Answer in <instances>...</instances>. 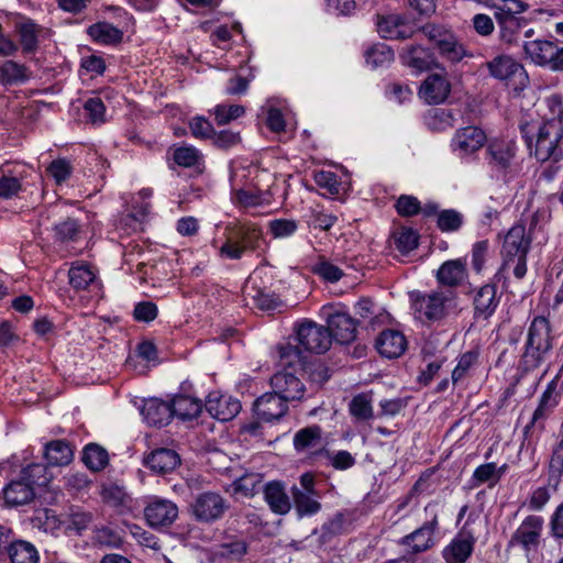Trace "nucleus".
Returning a JSON list of instances; mask_svg holds the SVG:
<instances>
[{
	"label": "nucleus",
	"instance_id": "1",
	"mask_svg": "<svg viewBox=\"0 0 563 563\" xmlns=\"http://www.w3.org/2000/svg\"><path fill=\"white\" fill-rule=\"evenodd\" d=\"M520 130L530 154H533L538 161L547 162L550 158L558 161L563 155V121L561 114L539 124L536 132L533 126L528 123L521 125Z\"/></svg>",
	"mask_w": 563,
	"mask_h": 563
},
{
	"label": "nucleus",
	"instance_id": "2",
	"mask_svg": "<svg viewBox=\"0 0 563 563\" xmlns=\"http://www.w3.org/2000/svg\"><path fill=\"white\" fill-rule=\"evenodd\" d=\"M554 335L552 327L543 316L534 317L527 330V338L519 358L518 371L527 374L537 369L550 356L553 350Z\"/></svg>",
	"mask_w": 563,
	"mask_h": 563
},
{
	"label": "nucleus",
	"instance_id": "3",
	"mask_svg": "<svg viewBox=\"0 0 563 563\" xmlns=\"http://www.w3.org/2000/svg\"><path fill=\"white\" fill-rule=\"evenodd\" d=\"M530 239L526 236V228L521 224L514 225L507 232L503 249V264L494 275L496 282L506 279L505 272L515 263L514 276L522 279L527 274V255L530 250Z\"/></svg>",
	"mask_w": 563,
	"mask_h": 563
},
{
	"label": "nucleus",
	"instance_id": "4",
	"mask_svg": "<svg viewBox=\"0 0 563 563\" xmlns=\"http://www.w3.org/2000/svg\"><path fill=\"white\" fill-rule=\"evenodd\" d=\"M412 309L422 322L443 320L455 306L456 292L453 289H435L430 292H410Z\"/></svg>",
	"mask_w": 563,
	"mask_h": 563
},
{
	"label": "nucleus",
	"instance_id": "5",
	"mask_svg": "<svg viewBox=\"0 0 563 563\" xmlns=\"http://www.w3.org/2000/svg\"><path fill=\"white\" fill-rule=\"evenodd\" d=\"M263 231L254 223H244L234 229L219 250L221 257L240 260L246 252L260 249Z\"/></svg>",
	"mask_w": 563,
	"mask_h": 563
},
{
	"label": "nucleus",
	"instance_id": "6",
	"mask_svg": "<svg viewBox=\"0 0 563 563\" xmlns=\"http://www.w3.org/2000/svg\"><path fill=\"white\" fill-rule=\"evenodd\" d=\"M290 493L291 504L299 518L310 517L320 511L321 504L319 499L321 494L316 488V477L312 473L306 472L301 474L299 485H294Z\"/></svg>",
	"mask_w": 563,
	"mask_h": 563
},
{
	"label": "nucleus",
	"instance_id": "7",
	"mask_svg": "<svg viewBox=\"0 0 563 563\" xmlns=\"http://www.w3.org/2000/svg\"><path fill=\"white\" fill-rule=\"evenodd\" d=\"M517 144L512 140L495 139L487 143L485 161L492 170L499 174L505 180L514 172L517 155Z\"/></svg>",
	"mask_w": 563,
	"mask_h": 563
},
{
	"label": "nucleus",
	"instance_id": "8",
	"mask_svg": "<svg viewBox=\"0 0 563 563\" xmlns=\"http://www.w3.org/2000/svg\"><path fill=\"white\" fill-rule=\"evenodd\" d=\"M280 363L284 367L302 368L311 383L323 385L330 378L329 368L321 362L305 363L302 353L299 346L291 345L290 343L282 344L278 347Z\"/></svg>",
	"mask_w": 563,
	"mask_h": 563
},
{
	"label": "nucleus",
	"instance_id": "9",
	"mask_svg": "<svg viewBox=\"0 0 563 563\" xmlns=\"http://www.w3.org/2000/svg\"><path fill=\"white\" fill-rule=\"evenodd\" d=\"M435 508V504H428L424 511L430 514V519L400 539L399 544L408 547L412 554L426 552L434 545V533L439 530V517Z\"/></svg>",
	"mask_w": 563,
	"mask_h": 563
},
{
	"label": "nucleus",
	"instance_id": "10",
	"mask_svg": "<svg viewBox=\"0 0 563 563\" xmlns=\"http://www.w3.org/2000/svg\"><path fill=\"white\" fill-rule=\"evenodd\" d=\"M296 339L303 350L316 354L325 353L332 344L329 329L307 319L296 327Z\"/></svg>",
	"mask_w": 563,
	"mask_h": 563
},
{
	"label": "nucleus",
	"instance_id": "11",
	"mask_svg": "<svg viewBox=\"0 0 563 563\" xmlns=\"http://www.w3.org/2000/svg\"><path fill=\"white\" fill-rule=\"evenodd\" d=\"M544 519L541 516L529 515L512 533L507 548L520 547L528 555L536 552L541 543Z\"/></svg>",
	"mask_w": 563,
	"mask_h": 563
},
{
	"label": "nucleus",
	"instance_id": "12",
	"mask_svg": "<svg viewBox=\"0 0 563 563\" xmlns=\"http://www.w3.org/2000/svg\"><path fill=\"white\" fill-rule=\"evenodd\" d=\"M498 283L493 278L492 282L471 290L475 320L486 321L496 312L501 299V294L497 291Z\"/></svg>",
	"mask_w": 563,
	"mask_h": 563
},
{
	"label": "nucleus",
	"instance_id": "13",
	"mask_svg": "<svg viewBox=\"0 0 563 563\" xmlns=\"http://www.w3.org/2000/svg\"><path fill=\"white\" fill-rule=\"evenodd\" d=\"M178 512V506L174 501L152 496L144 508V518L150 527L163 530L176 521Z\"/></svg>",
	"mask_w": 563,
	"mask_h": 563
},
{
	"label": "nucleus",
	"instance_id": "14",
	"mask_svg": "<svg viewBox=\"0 0 563 563\" xmlns=\"http://www.w3.org/2000/svg\"><path fill=\"white\" fill-rule=\"evenodd\" d=\"M327 328L331 333V342L335 340L340 344H349L356 338V320L341 308H329L323 311Z\"/></svg>",
	"mask_w": 563,
	"mask_h": 563
},
{
	"label": "nucleus",
	"instance_id": "15",
	"mask_svg": "<svg viewBox=\"0 0 563 563\" xmlns=\"http://www.w3.org/2000/svg\"><path fill=\"white\" fill-rule=\"evenodd\" d=\"M475 543L476 538L471 528V517H468L461 530L443 549V559L446 563H465L472 555Z\"/></svg>",
	"mask_w": 563,
	"mask_h": 563
},
{
	"label": "nucleus",
	"instance_id": "16",
	"mask_svg": "<svg viewBox=\"0 0 563 563\" xmlns=\"http://www.w3.org/2000/svg\"><path fill=\"white\" fill-rule=\"evenodd\" d=\"M228 505L218 493L206 492L199 494L191 504L194 517L200 522H214L222 518Z\"/></svg>",
	"mask_w": 563,
	"mask_h": 563
},
{
	"label": "nucleus",
	"instance_id": "17",
	"mask_svg": "<svg viewBox=\"0 0 563 563\" xmlns=\"http://www.w3.org/2000/svg\"><path fill=\"white\" fill-rule=\"evenodd\" d=\"M205 408L212 418L224 422L235 418L242 406L240 400L231 395L211 391L207 397Z\"/></svg>",
	"mask_w": 563,
	"mask_h": 563
},
{
	"label": "nucleus",
	"instance_id": "18",
	"mask_svg": "<svg viewBox=\"0 0 563 563\" xmlns=\"http://www.w3.org/2000/svg\"><path fill=\"white\" fill-rule=\"evenodd\" d=\"M253 411L265 422L278 421L288 411V402L279 394L265 393L254 401Z\"/></svg>",
	"mask_w": 563,
	"mask_h": 563
},
{
	"label": "nucleus",
	"instance_id": "19",
	"mask_svg": "<svg viewBox=\"0 0 563 563\" xmlns=\"http://www.w3.org/2000/svg\"><path fill=\"white\" fill-rule=\"evenodd\" d=\"M489 75L498 80L509 81L518 78L523 85L528 79L523 66L509 55H498L486 64Z\"/></svg>",
	"mask_w": 563,
	"mask_h": 563
},
{
	"label": "nucleus",
	"instance_id": "20",
	"mask_svg": "<svg viewBox=\"0 0 563 563\" xmlns=\"http://www.w3.org/2000/svg\"><path fill=\"white\" fill-rule=\"evenodd\" d=\"M563 390V384L560 382V376L556 375L553 379H551L545 390L542 393L539 405L534 410L531 421L525 427L523 435L527 438L531 429L538 423L539 420L545 418V411L549 409H553L560 402V398Z\"/></svg>",
	"mask_w": 563,
	"mask_h": 563
},
{
	"label": "nucleus",
	"instance_id": "21",
	"mask_svg": "<svg viewBox=\"0 0 563 563\" xmlns=\"http://www.w3.org/2000/svg\"><path fill=\"white\" fill-rule=\"evenodd\" d=\"M271 386L287 402L302 399L306 389L301 380L287 371L276 373L271 378Z\"/></svg>",
	"mask_w": 563,
	"mask_h": 563
},
{
	"label": "nucleus",
	"instance_id": "22",
	"mask_svg": "<svg viewBox=\"0 0 563 563\" xmlns=\"http://www.w3.org/2000/svg\"><path fill=\"white\" fill-rule=\"evenodd\" d=\"M143 464L153 473L165 475L174 472L180 465V456L175 450L159 448L146 454Z\"/></svg>",
	"mask_w": 563,
	"mask_h": 563
},
{
	"label": "nucleus",
	"instance_id": "23",
	"mask_svg": "<svg viewBox=\"0 0 563 563\" xmlns=\"http://www.w3.org/2000/svg\"><path fill=\"white\" fill-rule=\"evenodd\" d=\"M400 59L402 64L417 73L428 71L439 67L433 52L420 45L410 44L402 47Z\"/></svg>",
	"mask_w": 563,
	"mask_h": 563
},
{
	"label": "nucleus",
	"instance_id": "24",
	"mask_svg": "<svg viewBox=\"0 0 563 563\" xmlns=\"http://www.w3.org/2000/svg\"><path fill=\"white\" fill-rule=\"evenodd\" d=\"M451 92V82L442 75L431 74L421 84L419 97L428 104L443 103Z\"/></svg>",
	"mask_w": 563,
	"mask_h": 563
},
{
	"label": "nucleus",
	"instance_id": "25",
	"mask_svg": "<svg viewBox=\"0 0 563 563\" xmlns=\"http://www.w3.org/2000/svg\"><path fill=\"white\" fill-rule=\"evenodd\" d=\"M264 500L276 515H287L291 507V498L282 481H271L263 486Z\"/></svg>",
	"mask_w": 563,
	"mask_h": 563
},
{
	"label": "nucleus",
	"instance_id": "26",
	"mask_svg": "<svg viewBox=\"0 0 563 563\" xmlns=\"http://www.w3.org/2000/svg\"><path fill=\"white\" fill-rule=\"evenodd\" d=\"M486 141V134L477 126H465L459 129L453 139L451 146L454 151L463 154H472L479 150Z\"/></svg>",
	"mask_w": 563,
	"mask_h": 563
},
{
	"label": "nucleus",
	"instance_id": "27",
	"mask_svg": "<svg viewBox=\"0 0 563 563\" xmlns=\"http://www.w3.org/2000/svg\"><path fill=\"white\" fill-rule=\"evenodd\" d=\"M375 347L382 356L397 358L406 351L407 340L400 331L387 329L377 336Z\"/></svg>",
	"mask_w": 563,
	"mask_h": 563
},
{
	"label": "nucleus",
	"instance_id": "28",
	"mask_svg": "<svg viewBox=\"0 0 563 563\" xmlns=\"http://www.w3.org/2000/svg\"><path fill=\"white\" fill-rule=\"evenodd\" d=\"M169 401L158 398L144 400L141 408V415L151 427L162 428L167 426L173 419V410Z\"/></svg>",
	"mask_w": 563,
	"mask_h": 563
},
{
	"label": "nucleus",
	"instance_id": "29",
	"mask_svg": "<svg viewBox=\"0 0 563 563\" xmlns=\"http://www.w3.org/2000/svg\"><path fill=\"white\" fill-rule=\"evenodd\" d=\"M377 32L384 38L406 40L411 37L413 29L399 14L378 16Z\"/></svg>",
	"mask_w": 563,
	"mask_h": 563
},
{
	"label": "nucleus",
	"instance_id": "30",
	"mask_svg": "<svg viewBox=\"0 0 563 563\" xmlns=\"http://www.w3.org/2000/svg\"><path fill=\"white\" fill-rule=\"evenodd\" d=\"M466 276V262L463 258L445 261L435 275L438 283L449 289L460 286Z\"/></svg>",
	"mask_w": 563,
	"mask_h": 563
},
{
	"label": "nucleus",
	"instance_id": "31",
	"mask_svg": "<svg viewBox=\"0 0 563 563\" xmlns=\"http://www.w3.org/2000/svg\"><path fill=\"white\" fill-rule=\"evenodd\" d=\"M43 456L48 466H66L74 460V449L67 440H52L44 445Z\"/></svg>",
	"mask_w": 563,
	"mask_h": 563
},
{
	"label": "nucleus",
	"instance_id": "32",
	"mask_svg": "<svg viewBox=\"0 0 563 563\" xmlns=\"http://www.w3.org/2000/svg\"><path fill=\"white\" fill-rule=\"evenodd\" d=\"M521 12H515L512 9H499L495 11V19L500 27V38L508 44H512L517 41V34L520 31L522 24L526 21L518 18L517 14Z\"/></svg>",
	"mask_w": 563,
	"mask_h": 563
},
{
	"label": "nucleus",
	"instance_id": "33",
	"mask_svg": "<svg viewBox=\"0 0 563 563\" xmlns=\"http://www.w3.org/2000/svg\"><path fill=\"white\" fill-rule=\"evenodd\" d=\"M30 484L24 482L21 477L11 481L3 488V499L7 506L16 507L31 503L35 497Z\"/></svg>",
	"mask_w": 563,
	"mask_h": 563
},
{
	"label": "nucleus",
	"instance_id": "34",
	"mask_svg": "<svg viewBox=\"0 0 563 563\" xmlns=\"http://www.w3.org/2000/svg\"><path fill=\"white\" fill-rule=\"evenodd\" d=\"M10 563H38L40 554L36 547L22 539H14L9 542L4 552Z\"/></svg>",
	"mask_w": 563,
	"mask_h": 563
},
{
	"label": "nucleus",
	"instance_id": "35",
	"mask_svg": "<svg viewBox=\"0 0 563 563\" xmlns=\"http://www.w3.org/2000/svg\"><path fill=\"white\" fill-rule=\"evenodd\" d=\"M15 30L22 52L26 55L34 54L38 48V36L43 32V27L33 20L25 19L15 25Z\"/></svg>",
	"mask_w": 563,
	"mask_h": 563
},
{
	"label": "nucleus",
	"instance_id": "36",
	"mask_svg": "<svg viewBox=\"0 0 563 563\" xmlns=\"http://www.w3.org/2000/svg\"><path fill=\"white\" fill-rule=\"evenodd\" d=\"M87 34L97 43L117 45L123 40V32L109 22H97L87 29Z\"/></svg>",
	"mask_w": 563,
	"mask_h": 563
},
{
	"label": "nucleus",
	"instance_id": "37",
	"mask_svg": "<svg viewBox=\"0 0 563 563\" xmlns=\"http://www.w3.org/2000/svg\"><path fill=\"white\" fill-rule=\"evenodd\" d=\"M555 44L551 41L534 40L526 42L523 49L526 55L539 66H548L553 57Z\"/></svg>",
	"mask_w": 563,
	"mask_h": 563
},
{
	"label": "nucleus",
	"instance_id": "38",
	"mask_svg": "<svg viewBox=\"0 0 563 563\" xmlns=\"http://www.w3.org/2000/svg\"><path fill=\"white\" fill-rule=\"evenodd\" d=\"M170 406L173 417L176 416L181 420H192L197 418L202 410V404L200 400L185 395H179L173 398Z\"/></svg>",
	"mask_w": 563,
	"mask_h": 563
},
{
	"label": "nucleus",
	"instance_id": "39",
	"mask_svg": "<svg viewBox=\"0 0 563 563\" xmlns=\"http://www.w3.org/2000/svg\"><path fill=\"white\" fill-rule=\"evenodd\" d=\"M30 76L29 68L14 60H5L0 65V82L4 86L24 84L29 80Z\"/></svg>",
	"mask_w": 563,
	"mask_h": 563
},
{
	"label": "nucleus",
	"instance_id": "40",
	"mask_svg": "<svg viewBox=\"0 0 563 563\" xmlns=\"http://www.w3.org/2000/svg\"><path fill=\"white\" fill-rule=\"evenodd\" d=\"M563 479V438L556 443L551 452L548 465V484L553 492L559 489Z\"/></svg>",
	"mask_w": 563,
	"mask_h": 563
},
{
	"label": "nucleus",
	"instance_id": "41",
	"mask_svg": "<svg viewBox=\"0 0 563 563\" xmlns=\"http://www.w3.org/2000/svg\"><path fill=\"white\" fill-rule=\"evenodd\" d=\"M20 477L30 484L33 492H35L36 488H42L47 486V484L51 482V474L48 472V465L42 464V463H32L27 465L26 467L22 468L20 473Z\"/></svg>",
	"mask_w": 563,
	"mask_h": 563
},
{
	"label": "nucleus",
	"instance_id": "42",
	"mask_svg": "<svg viewBox=\"0 0 563 563\" xmlns=\"http://www.w3.org/2000/svg\"><path fill=\"white\" fill-rule=\"evenodd\" d=\"M70 286L76 290H85L96 279V273L89 264L77 262L68 271Z\"/></svg>",
	"mask_w": 563,
	"mask_h": 563
},
{
	"label": "nucleus",
	"instance_id": "43",
	"mask_svg": "<svg viewBox=\"0 0 563 563\" xmlns=\"http://www.w3.org/2000/svg\"><path fill=\"white\" fill-rule=\"evenodd\" d=\"M437 48L441 56L451 63H459L463 57L468 56L463 44H461L451 32L445 33L444 36L439 40Z\"/></svg>",
	"mask_w": 563,
	"mask_h": 563
},
{
	"label": "nucleus",
	"instance_id": "44",
	"mask_svg": "<svg viewBox=\"0 0 563 563\" xmlns=\"http://www.w3.org/2000/svg\"><path fill=\"white\" fill-rule=\"evenodd\" d=\"M81 460L90 471L100 472L108 465L109 454L101 445L89 443L84 448Z\"/></svg>",
	"mask_w": 563,
	"mask_h": 563
},
{
	"label": "nucleus",
	"instance_id": "45",
	"mask_svg": "<svg viewBox=\"0 0 563 563\" xmlns=\"http://www.w3.org/2000/svg\"><path fill=\"white\" fill-rule=\"evenodd\" d=\"M322 438V428L318 424L308 426L298 430L294 435V448L297 452H303L316 448Z\"/></svg>",
	"mask_w": 563,
	"mask_h": 563
},
{
	"label": "nucleus",
	"instance_id": "46",
	"mask_svg": "<svg viewBox=\"0 0 563 563\" xmlns=\"http://www.w3.org/2000/svg\"><path fill=\"white\" fill-rule=\"evenodd\" d=\"M54 238L60 243L77 242L81 234V224L77 219L66 218L53 228Z\"/></svg>",
	"mask_w": 563,
	"mask_h": 563
},
{
	"label": "nucleus",
	"instance_id": "47",
	"mask_svg": "<svg viewBox=\"0 0 563 563\" xmlns=\"http://www.w3.org/2000/svg\"><path fill=\"white\" fill-rule=\"evenodd\" d=\"M263 475L258 473L244 474L232 484L235 494H241L244 497H253L260 490L263 492Z\"/></svg>",
	"mask_w": 563,
	"mask_h": 563
},
{
	"label": "nucleus",
	"instance_id": "48",
	"mask_svg": "<svg viewBox=\"0 0 563 563\" xmlns=\"http://www.w3.org/2000/svg\"><path fill=\"white\" fill-rule=\"evenodd\" d=\"M314 454L325 457L329 462V465H331L336 471H346L356 464L355 456L346 450L330 451L325 448H321Z\"/></svg>",
	"mask_w": 563,
	"mask_h": 563
},
{
	"label": "nucleus",
	"instance_id": "49",
	"mask_svg": "<svg viewBox=\"0 0 563 563\" xmlns=\"http://www.w3.org/2000/svg\"><path fill=\"white\" fill-rule=\"evenodd\" d=\"M393 238L395 247L401 254H409L418 247L420 236L412 228L400 227L394 232Z\"/></svg>",
	"mask_w": 563,
	"mask_h": 563
},
{
	"label": "nucleus",
	"instance_id": "50",
	"mask_svg": "<svg viewBox=\"0 0 563 563\" xmlns=\"http://www.w3.org/2000/svg\"><path fill=\"white\" fill-rule=\"evenodd\" d=\"M464 222L462 212L455 209H443L437 219V228L443 233H453L460 231Z\"/></svg>",
	"mask_w": 563,
	"mask_h": 563
},
{
	"label": "nucleus",
	"instance_id": "51",
	"mask_svg": "<svg viewBox=\"0 0 563 563\" xmlns=\"http://www.w3.org/2000/svg\"><path fill=\"white\" fill-rule=\"evenodd\" d=\"M394 56V51L385 43L374 44L365 52L366 63L374 68L390 64Z\"/></svg>",
	"mask_w": 563,
	"mask_h": 563
},
{
	"label": "nucleus",
	"instance_id": "52",
	"mask_svg": "<svg viewBox=\"0 0 563 563\" xmlns=\"http://www.w3.org/2000/svg\"><path fill=\"white\" fill-rule=\"evenodd\" d=\"M350 413L357 420L366 421L373 418L372 398L362 393L352 398L349 405Z\"/></svg>",
	"mask_w": 563,
	"mask_h": 563
},
{
	"label": "nucleus",
	"instance_id": "53",
	"mask_svg": "<svg viewBox=\"0 0 563 563\" xmlns=\"http://www.w3.org/2000/svg\"><path fill=\"white\" fill-rule=\"evenodd\" d=\"M471 481L473 487L485 483H489V487H493L500 481V474L497 471L496 463L490 462L477 466L473 472Z\"/></svg>",
	"mask_w": 563,
	"mask_h": 563
},
{
	"label": "nucleus",
	"instance_id": "54",
	"mask_svg": "<svg viewBox=\"0 0 563 563\" xmlns=\"http://www.w3.org/2000/svg\"><path fill=\"white\" fill-rule=\"evenodd\" d=\"M173 161L178 166L190 168L202 161L201 153L194 146H179L173 150Z\"/></svg>",
	"mask_w": 563,
	"mask_h": 563
},
{
	"label": "nucleus",
	"instance_id": "55",
	"mask_svg": "<svg viewBox=\"0 0 563 563\" xmlns=\"http://www.w3.org/2000/svg\"><path fill=\"white\" fill-rule=\"evenodd\" d=\"M220 549L221 553L218 558H223L227 562H229V560L241 562L247 553L249 544L243 539L233 538L223 542Z\"/></svg>",
	"mask_w": 563,
	"mask_h": 563
},
{
	"label": "nucleus",
	"instance_id": "56",
	"mask_svg": "<svg viewBox=\"0 0 563 563\" xmlns=\"http://www.w3.org/2000/svg\"><path fill=\"white\" fill-rule=\"evenodd\" d=\"M244 113L245 108L240 104H218L213 109L214 120L218 125L229 124L231 121L244 115Z\"/></svg>",
	"mask_w": 563,
	"mask_h": 563
},
{
	"label": "nucleus",
	"instance_id": "57",
	"mask_svg": "<svg viewBox=\"0 0 563 563\" xmlns=\"http://www.w3.org/2000/svg\"><path fill=\"white\" fill-rule=\"evenodd\" d=\"M395 209L399 216L409 218L420 213L421 203L415 196L401 195L395 203Z\"/></svg>",
	"mask_w": 563,
	"mask_h": 563
},
{
	"label": "nucleus",
	"instance_id": "58",
	"mask_svg": "<svg viewBox=\"0 0 563 563\" xmlns=\"http://www.w3.org/2000/svg\"><path fill=\"white\" fill-rule=\"evenodd\" d=\"M268 228L275 239H284L297 231L298 223L291 219H275L269 222Z\"/></svg>",
	"mask_w": 563,
	"mask_h": 563
},
{
	"label": "nucleus",
	"instance_id": "59",
	"mask_svg": "<svg viewBox=\"0 0 563 563\" xmlns=\"http://www.w3.org/2000/svg\"><path fill=\"white\" fill-rule=\"evenodd\" d=\"M212 144L223 151H228L238 144L241 143L242 139L239 132H233L231 130H221L219 132L214 131L212 136Z\"/></svg>",
	"mask_w": 563,
	"mask_h": 563
},
{
	"label": "nucleus",
	"instance_id": "60",
	"mask_svg": "<svg viewBox=\"0 0 563 563\" xmlns=\"http://www.w3.org/2000/svg\"><path fill=\"white\" fill-rule=\"evenodd\" d=\"M189 129L191 134L197 139H212L214 134V128L212 123L205 117H194L189 121Z\"/></svg>",
	"mask_w": 563,
	"mask_h": 563
},
{
	"label": "nucleus",
	"instance_id": "61",
	"mask_svg": "<svg viewBox=\"0 0 563 563\" xmlns=\"http://www.w3.org/2000/svg\"><path fill=\"white\" fill-rule=\"evenodd\" d=\"M312 272L329 283H336L343 276L342 269L328 261L314 264Z\"/></svg>",
	"mask_w": 563,
	"mask_h": 563
},
{
	"label": "nucleus",
	"instance_id": "62",
	"mask_svg": "<svg viewBox=\"0 0 563 563\" xmlns=\"http://www.w3.org/2000/svg\"><path fill=\"white\" fill-rule=\"evenodd\" d=\"M158 308L155 302L145 300L134 306L133 318L137 322H151L157 318Z\"/></svg>",
	"mask_w": 563,
	"mask_h": 563
},
{
	"label": "nucleus",
	"instance_id": "63",
	"mask_svg": "<svg viewBox=\"0 0 563 563\" xmlns=\"http://www.w3.org/2000/svg\"><path fill=\"white\" fill-rule=\"evenodd\" d=\"M488 249L487 240L477 241L472 247V267L476 274L483 273Z\"/></svg>",
	"mask_w": 563,
	"mask_h": 563
},
{
	"label": "nucleus",
	"instance_id": "64",
	"mask_svg": "<svg viewBox=\"0 0 563 563\" xmlns=\"http://www.w3.org/2000/svg\"><path fill=\"white\" fill-rule=\"evenodd\" d=\"M84 110L92 123H103L106 107L98 97L89 98L84 103Z\"/></svg>",
	"mask_w": 563,
	"mask_h": 563
}]
</instances>
